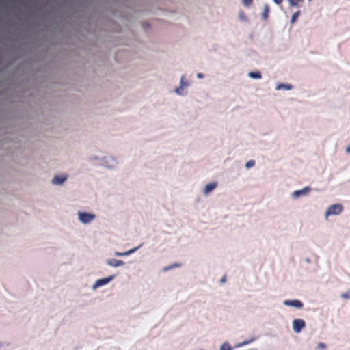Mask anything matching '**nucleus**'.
Here are the masks:
<instances>
[{"instance_id": "f257e3e1", "label": "nucleus", "mask_w": 350, "mask_h": 350, "mask_svg": "<svg viewBox=\"0 0 350 350\" xmlns=\"http://www.w3.org/2000/svg\"><path fill=\"white\" fill-rule=\"evenodd\" d=\"M78 221L83 226H88L96 218V215L92 212L78 210L77 211Z\"/></svg>"}, {"instance_id": "f03ea898", "label": "nucleus", "mask_w": 350, "mask_h": 350, "mask_svg": "<svg viewBox=\"0 0 350 350\" xmlns=\"http://www.w3.org/2000/svg\"><path fill=\"white\" fill-rule=\"evenodd\" d=\"M189 86V83L185 79L184 75L180 77L179 85L174 89V93L178 96H185L187 94V88Z\"/></svg>"}, {"instance_id": "7ed1b4c3", "label": "nucleus", "mask_w": 350, "mask_h": 350, "mask_svg": "<svg viewBox=\"0 0 350 350\" xmlns=\"http://www.w3.org/2000/svg\"><path fill=\"white\" fill-rule=\"evenodd\" d=\"M343 211V206L340 203H336L329 206L324 213V218L327 220L330 216L339 215Z\"/></svg>"}, {"instance_id": "20e7f679", "label": "nucleus", "mask_w": 350, "mask_h": 350, "mask_svg": "<svg viewBox=\"0 0 350 350\" xmlns=\"http://www.w3.org/2000/svg\"><path fill=\"white\" fill-rule=\"evenodd\" d=\"M103 167L107 170H114L118 165V159L113 155H106L100 159Z\"/></svg>"}, {"instance_id": "39448f33", "label": "nucleus", "mask_w": 350, "mask_h": 350, "mask_svg": "<svg viewBox=\"0 0 350 350\" xmlns=\"http://www.w3.org/2000/svg\"><path fill=\"white\" fill-rule=\"evenodd\" d=\"M115 276L113 275L107 276L106 278H103L96 280L94 283L92 285L91 289L92 291L96 290L98 288L104 286L108 284L110 282H111L114 279Z\"/></svg>"}, {"instance_id": "423d86ee", "label": "nucleus", "mask_w": 350, "mask_h": 350, "mask_svg": "<svg viewBox=\"0 0 350 350\" xmlns=\"http://www.w3.org/2000/svg\"><path fill=\"white\" fill-rule=\"evenodd\" d=\"M68 178V175L66 173L55 174L51 180V183L55 186H61L67 180Z\"/></svg>"}, {"instance_id": "0eeeda50", "label": "nucleus", "mask_w": 350, "mask_h": 350, "mask_svg": "<svg viewBox=\"0 0 350 350\" xmlns=\"http://www.w3.org/2000/svg\"><path fill=\"white\" fill-rule=\"evenodd\" d=\"M306 327V323L302 319H295L292 321V329L296 333L299 334Z\"/></svg>"}, {"instance_id": "6e6552de", "label": "nucleus", "mask_w": 350, "mask_h": 350, "mask_svg": "<svg viewBox=\"0 0 350 350\" xmlns=\"http://www.w3.org/2000/svg\"><path fill=\"white\" fill-rule=\"evenodd\" d=\"M283 305L296 309H301L304 306L303 303L298 299H286L283 301Z\"/></svg>"}, {"instance_id": "1a4fd4ad", "label": "nucleus", "mask_w": 350, "mask_h": 350, "mask_svg": "<svg viewBox=\"0 0 350 350\" xmlns=\"http://www.w3.org/2000/svg\"><path fill=\"white\" fill-rule=\"evenodd\" d=\"M311 191V188L308 186H306L301 189L295 190L291 193V197L293 199H297L301 196H307L309 192Z\"/></svg>"}, {"instance_id": "9d476101", "label": "nucleus", "mask_w": 350, "mask_h": 350, "mask_svg": "<svg viewBox=\"0 0 350 350\" xmlns=\"http://www.w3.org/2000/svg\"><path fill=\"white\" fill-rule=\"evenodd\" d=\"M105 264L110 267L117 268L124 265V262L121 260L111 258L106 259Z\"/></svg>"}, {"instance_id": "9b49d317", "label": "nucleus", "mask_w": 350, "mask_h": 350, "mask_svg": "<svg viewBox=\"0 0 350 350\" xmlns=\"http://www.w3.org/2000/svg\"><path fill=\"white\" fill-rule=\"evenodd\" d=\"M217 186V183L215 181L207 183L202 191V193L204 196H208L211 192H212Z\"/></svg>"}, {"instance_id": "f8f14e48", "label": "nucleus", "mask_w": 350, "mask_h": 350, "mask_svg": "<svg viewBox=\"0 0 350 350\" xmlns=\"http://www.w3.org/2000/svg\"><path fill=\"white\" fill-rule=\"evenodd\" d=\"M142 246V245H138L137 247H135L134 248H131L127 251H125V252H115L113 253V255L115 256H118V257H122V256H127L133 253H134L135 252H136L139 248H140Z\"/></svg>"}, {"instance_id": "ddd939ff", "label": "nucleus", "mask_w": 350, "mask_h": 350, "mask_svg": "<svg viewBox=\"0 0 350 350\" xmlns=\"http://www.w3.org/2000/svg\"><path fill=\"white\" fill-rule=\"evenodd\" d=\"M293 89V86L290 84H283V83H278L275 86V90H286L288 91Z\"/></svg>"}, {"instance_id": "4468645a", "label": "nucleus", "mask_w": 350, "mask_h": 350, "mask_svg": "<svg viewBox=\"0 0 350 350\" xmlns=\"http://www.w3.org/2000/svg\"><path fill=\"white\" fill-rule=\"evenodd\" d=\"M247 75L253 79H260L262 78V75L259 72H249Z\"/></svg>"}, {"instance_id": "2eb2a0df", "label": "nucleus", "mask_w": 350, "mask_h": 350, "mask_svg": "<svg viewBox=\"0 0 350 350\" xmlns=\"http://www.w3.org/2000/svg\"><path fill=\"white\" fill-rule=\"evenodd\" d=\"M269 12V5L267 4H265L263 5V11H262V18L264 20H267V19Z\"/></svg>"}, {"instance_id": "dca6fc26", "label": "nucleus", "mask_w": 350, "mask_h": 350, "mask_svg": "<svg viewBox=\"0 0 350 350\" xmlns=\"http://www.w3.org/2000/svg\"><path fill=\"white\" fill-rule=\"evenodd\" d=\"M219 350H232V347L228 342H224L220 345Z\"/></svg>"}, {"instance_id": "f3484780", "label": "nucleus", "mask_w": 350, "mask_h": 350, "mask_svg": "<svg viewBox=\"0 0 350 350\" xmlns=\"http://www.w3.org/2000/svg\"><path fill=\"white\" fill-rule=\"evenodd\" d=\"M300 14V11H297L295 12L294 14H293V15L291 16V23L293 24L295 22V21L297 20V18L298 17V16Z\"/></svg>"}, {"instance_id": "a211bd4d", "label": "nucleus", "mask_w": 350, "mask_h": 350, "mask_svg": "<svg viewBox=\"0 0 350 350\" xmlns=\"http://www.w3.org/2000/svg\"><path fill=\"white\" fill-rule=\"evenodd\" d=\"M254 165H255V162H254V161L251 159V160H249L248 161H247V162L245 163V167L246 169H250V168H251V167H254Z\"/></svg>"}, {"instance_id": "6ab92c4d", "label": "nucleus", "mask_w": 350, "mask_h": 350, "mask_svg": "<svg viewBox=\"0 0 350 350\" xmlns=\"http://www.w3.org/2000/svg\"><path fill=\"white\" fill-rule=\"evenodd\" d=\"M300 0H288L290 5L291 7H297L298 6V3Z\"/></svg>"}, {"instance_id": "aec40b11", "label": "nucleus", "mask_w": 350, "mask_h": 350, "mask_svg": "<svg viewBox=\"0 0 350 350\" xmlns=\"http://www.w3.org/2000/svg\"><path fill=\"white\" fill-rule=\"evenodd\" d=\"M326 347H327L326 345L323 342H319L317 344V348L319 349H321V350L325 349Z\"/></svg>"}, {"instance_id": "412c9836", "label": "nucleus", "mask_w": 350, "mask_h": 350, "mask_svg": "<svg viewBox=\"0 0 350 350\" xmlns=\"http://www.w3.org/2000/svg\"><path fill=\"white\" fill-rule=\"evenodd\" d=\"M239 19H241V20H242V21H247V18H246V17H245V16L244 13H243V12H239Z\"/></svg>"}, {"instance_id": "4be33fe9", "label": "nucleus", "mask_w": 350, "mask_h": 350, "mask_svg": "<svg viewBox=\"0 0 350 350\" xmlns=\"http://www.w3.org/2000/svg\"><path fill=\"white\" fill-rule=\"evenodd\" d=\"M252 0H242V3L245 6H248L251 4Z\"/></svg>"}, {"instance_id": "5701e85b", "label": "nucleus", "mask_w": 350, "mask_h": 350, "mask_svg": "<svg viewBox=\"0 0 350 350\" xmlns=\"http://www.w3.org/2000/svg\"><path fill=\"white\" fill-rule=\"evenodd\" d=\"M250 342H251V340L243 341V342L238 344L237 345V347H242V346L246 345L249 344Z\"/></svg>"}, {"instance_id": "b1692460", "label": "nucleus", "mask_w": 350, "mask_h": 350, "mask_svg": "<svg viewBox=\"0 0 350 350\" xmlns=\"http://www.w3.org/2000/svg\"><path fill=\"white\" fill-rule=\"evenodd\" d=\"M196 77L198 79H201L204 78V75L202 73H197Z\"/></svg>"}, {"instance_id": "393cba45", "label": "nucleus", "mask_w": 350, "mask_h": 350, "mask_svg": "<svg viewBox=\"0 0 350 350\" xmlns=\"http://www.w3.org/2000/svg\"><path fill=\"white\" fill-rule=\"evenodd\" d=\"M273 1L276 4V5H280L282 2V0H273Z\"/></svg>"}, {"instance_id": "a878e982", "label": "nucleus", "mask_w": 350, "mask_h": 350, "mask_svg": "<svg viewBox=\"0 0 350 350\" xmlns=\"http://www.w3.org/2000/svg\"><path fill=\"white\" fill-rule=\"evenodd\" d=\"M98 159H99V158H98V157L94 156V157H93L92 158V160H98Z\"/></svg>"}, {"instance_id": "bb28decb", "label": "nucleus", "mask_w": 350, "mask_h": 350, "mask_svg": "<svg viewBox=\"0 0 350 350\" xmlns=\"http://www.w3.org/2000/svg\"><path fill=\"white\" fill-rule=\"evenodd\" d=\"M346 152H350V147L349 146L346 148Z\"/></svg>"}, {"instance_id": "cd10ccee", "label": "nucleus", "mask_w": 350, "mask_h": 350, "mask_svg": "<svg viewBox=\"0 0 350 350\" xmlns=\"http://www.w3.org/2000/svg\"><path fill=\"white\" fill-rule=\"evenodd\" d=\"M306 262L307 263H310V259H309V258H306Z\"/></svg>"}, {"instance_id": "c85d7f7f", "label": "nucleus", "mask_w": 350, "mask_h": 350, "mask_svg": "<svg viewBox=\"0 0 350 350\" xmlns=\"http://www.w3.org/2000/svg\"><path fill=\"white\" fill-rule=\"evenodd\" d=\"M2 347V343L0 342V348Z\"/></svg>"}, {"instance_id": "c756f323", "label": "nucleus", "mask_w": 350, "mask_h": 350, "mask_svg": "<svg viewBox=\"0 0 350 350\" xmlns=\"http://www.w3.org/2000/svg\"><path fill=\"white\" fill-rule=\"evenodd\" d=\"M308 1H311L312 0H308Z\"/></svg>"}]
</instances>
